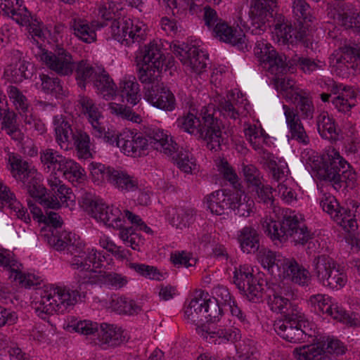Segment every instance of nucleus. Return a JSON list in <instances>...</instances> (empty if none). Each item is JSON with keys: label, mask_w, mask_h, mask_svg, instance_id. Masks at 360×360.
Returning <instances> with one entry per match:
<instances>
[{"label": "nucleus", "mask_w": 360, "mask_h": 360, "mask_svg": "<svg viewBox=\"0 0 360 360\" xmlns=\"http://www.w3.org/2000/svg\"><path fill=\"white\" fill-rule=\"evenodd\" d=\"M278 287L268 288L267 304L270 309L281 314L282 318L275 321L274 328L283 340L292 343H300L314 340L316 330L314 324L310 322L287 297L290 295L285 290H277Z\"/></svg>", "instance_id": "nucleus-1"}, {"label": "nucleus", "mask_w": 360, "mask_h": 360, "mask_svg": "<svg viewBox=\"0 0 360 360\" xmlns=\"http://www.w3.org/2000/svg\"><path fill=\"white\" fill-rule=\"evenodd\" d=\"M276 7V0L252 1L249 11L250 25H248L250 33L259 35L273 26L279 42L292 45L299 42L306 48L311 46L305 28L294 29L283 14L274 13Z\"/></svg>", "instance_id": "nucleus-2"}, {"label": "nucleus", "mask_w": 360, "mask_h": 360, "mask_svg": "<svg viewBox=\"0 0 360 360\" xmlns=\"http://www.w3.org/2000/svg\"><path fill=\"white\" fill-rule=\"evenodd\" d=\"M104 272L94 271L91 267L89 269L79 268V271L74 275L77 285L75 289L57 288L53 293L46 292L41 297L39 305L35 308L37 315L42 319H46L48 315L54 312L63 313L68 307L77 302V298L81 300L85 297L89 285L103 284Z\"/></svg>", "instance_id": "nucleus-3"}, {"label": "nucleus", "mask_w": 360, "mask_h": 360, "mask_svg": "<svg viewBox=\"0 0 360 360\" xmlns=\"http://www.w3.org/2000/svg\"><path fill=\"white\" fill-rule=\"evenodd\" d=\"M265 233L275 245H281L289 238L295 245H307V253L315 252L319 243L314 240L311 233L302 221V218L295 210H283L277 220L266 223Z\"/></svg>", "instance_id": "nucleus-4"}, {"label": "nucleus", "mask_w": 360, "mask_h": 360, "mask_svg": "<svg viewBox=\"0 0 360 360\" xmlns=\"http://www.w3.org/2000/svg\"><path fill=\"white\" fill-rule=\"evenodd\" d=\"M311 167L319 179L329 181L338 191L356 186V173L335 149L314 159Z\"/></svg>", "instance_id": "nucleus-5"}, {"label": "nucleus", "mask_w": 360, "mask_h": 360, "mask_svg": "<svg viewBox=\"0 0 360 360\" xmlns=\"http://www.w3.org/2000/svg\"><path fill=\"white\" fill-rule=\"evenodd\" d=\"M53 123L56 139L61 148L64 146L68 148L69 143H72L76 146L79 158L87 159L91 156L89 136L86 132L72 128L69 120L62 115L54 116Z\"/></svg>", "instance_id": "nucleus-6"}, {"label": "nucleus", "mask_w": 360, "mask_h": 360, "mask_svg": "<svg viewBox=\"0 0 360 360\" xmlns=\"http://www.w3.org/2000/svg\"><path fill=\"white\" fill-rule=\"evenodd\" d=\"M136 59L138 65H141L138 77L141 83L158 79L165 58L157 43L150 41L141 47L136 53Z\"/></svg>", "instance_id": "nucleus-7"}, {"label": "nucleus", "mask_w": 360, "mask_h": 360, "mask_svg": "<svg viewBox=\"0 0 360 360\" xmlns=\"http://www.w3.org/2000/svg\"><path fill=\"white\" fill-rule=\"evenodd\" d=\"M311 276L323 286L336 290L343 288L347 281L346 274L336 266L335 260L326 255L314 257Z\"/></svg>", "instance_id": "nucleus-8"}, {"label": "nucleus", "mask_w": 360, "mask_h": 360, "mask_svg": "<svg viewBox=\"0 0 360 360\" xmlns=\"http://www.w3.org/2000/svg\"><path fill=\"white\" fill-rule=\"evenodd\" d=\"M214 114L215 109L212 105L203 106L198 112L199 134L197 137L205 141L210 150H217L220 149L224 139L221 136V122Z\"/></svg>", "instance_id": "nucleus-9"}, {"label": "nucleus", "mask_w": 360, "mask_h": 360, "mask_svg": "<svg viewBox=\"0 0 360 360\" xmlns=\"http://www.w3.org/2000/svg\"><path fill=\"white\" fill-rule=\"evenodd\" d=\"M69 327L72 328L75 332L85 335H94L97 333L101 343L109 347L120 345L127 340L126 335L123 334L124 331L120 328L107 323L101 324L100 330H98L97 323L86 320L72 321Z\"/></svg>", "instance_id": "nucleus-10"}, {"label": "nucleus", "mask_w": 360, "mask_h": 360, "mask_svg": "<svg viewBox=\"0 0 360 360\" xmlns=\"http://www.w3.org/2000/svg\"><path fill=\"white\" fill-rule=\"evenodd\" d=\"M34 54L48 68L60 76H68L73 72L75 62L72 56L63 47H56L51 51L41 48L37 42Z\"/></svg>", "instance_id": "nucleus-11"}, {"label": "nucleus", "mask_w": 360, "mask_h": 360, "mask_svg": "<svg viewBox=\"0 0 360 360\" xmlns=\"http://www.w3.org/2000/svg\"><path fill=\"white\" fill-rule=\"evenodd\" d=\"M308 304L316 314L330 316L349 326H356L359 324L357 319L352 317L342 306L333 302L327 295H311L308 300Z\"/></svg>", "instance_id": "nucleus-12"}, {"label": "nucleus", "mask_w": 360, "mask_h": 360, "mask_svg": "<svg viewBox=\"0 0 360 360\" xmlns=\"http://www.w3.org/2000/svg\"><path fill=\"white\" fill-rule=\"evenodd\" d=\"M67 254L73 256L69 263L74 269H89L91 264L94 268H101L106 259L101 252H97L93 248H86L84 243L79 238L74 239L73 244L69 245Z\"/></svg>", "instance_id": "nucleus-13"}, {"label": "nucleus", "mask_w": 360, "mask_h": 360, "mask_svg": "<svg viewBox=\"0 0 360 360\" xmlns=\"http://www.w3.org/2000/svg\"><path fill=\"white\" fill-rule=\"evenodd\" d=\"M233 283L248 300L253 302L262 301L264 285L252 274V269L246 265H240L233 272Z\"/></svg>", "instance_id": "nucleus-14"}, {"label": "nucleus", "mask_w": 360, "mask_h": 360, "mask_svg": "<svg viewBox=\"0 0 360 360\" xmlns=\"http://www.w3.org/2000/svg\"><path fill=\"white\" fill-rule=\"evenodd\" d=\"M108 27L112 37L124 46H130L143 39L141 27L130 18H115Z\"/></svg>", "instance_id": "nucleus-15"}, {"label": "nucleus", "mask_w": 360, "mask_h": 360, "mask_svg": "<svg viewBox=\"0 0 360 360\" xmlns=\"http://www.w3.org/2000/svg\"><path fill=\"white\" fill-rule=\"evenodd\" d=\"M42 223L51 226V235L46 234L48 243L57 251H63L68 252V246L73 244L74 239H76L75 234L65 231H60L63 224V220L60 216L54 212L46 211Z\"/></svg>", "instance_id": "nucleus-16"}, {"label": "nucleus", "mask_w": 360, "mask_h": 360, "mask_svg": "<svg viewBox=\"0 0 360 360\" xmlns=\"http://www.w3.org/2000/svg\"><path fill=\"white\" fill-rule=\"evenodd\" d=\"M171 48L181 63L192 72L201 74L205 70L208 55L196 46L181 43L174 44Z\"/></svg>", "instance_id": "nucleus-17"}, {"label": "nucleus", "mask_w": 360, "mask_h": 360, "mask_svg": "<svg viewBox=\"0 0 360 360\" xmlns=\"http://www.w3.org/2000/svg\"><path fill=\"white\" fill-rule=\"evenodd\" d=\"M145 98L154 107L165 111H173L176 105L173 93L157 80L144 82Z\"/></svg>", "instance_id": "nucleus-18"}, {"label": "nucleus", "mask_w": 360, "mask_h": 360, "mask_svg": "<svg viewBox=\"0 0 360 360\" xmlns=\"http://www.w3.org/2000/svg\"><path fill=\"white\" fill-rule=\"evenodd\" d=\"M48 184L53 193L52 196L43 200L44 207L57 210L61 205L70 207L74 204V195L71 189L62 184L58 176H56L55 174H50L48 178Z\"/></svg>", "instance_id": "nucleus-19"}, {"label": "nucleus", "mask_w": 360, "mask_h": 360, "mask_svg": "<svg viewBox=\"0 0 360 360\" xmlns=\"http://www.w3.org/2000/svg\"><path fill=\"white\" fill-rule=\"evenodd\" d=\"M117 146L129 156L140 157L145 155V152L149 147V143L146 135L141 132L128 131L121 134V138L117 142Z\"/></svg>", "instance_id": "nucleus-20"}, {"label": "nucleus", "mask_w": 360, "mask_h": 360, "mask_svg": "<svg viewBox=\"0 0 360 360\" xmlns=\"http://www.w3.org/2000/svg\"><path fill=\"white\" fill-rule=\"evenodd\" d=\"M17 114L8 107V103L0 97V121L1 129L18 144L22 143L24 134L17 121Z\"/></svg>", "instance_id": "nucleus-21"}, {"label": "nucleus", "mask_w": 360, "mask_h": 360, "mask_svg": "<svg viewBox=\"0 0 360 360\" xmlns=\"http://www.w3.org/2000/svg\"><path fill=\"white\" fill-rule=\"evenodd\" d=\"M281 267V276L300 286H308L311 281V274L308 269L300 264L293 258H285Z\"/></svg>", "instance_id": "nucleus-22"}, {"label": "nucleus", "mask_w": 360, "mask_h": 360, "mask_svg": "<svg viewBox=\"0 0 360 360\" xmlns=\"http://www.w3.org/2000/svg\"><path fill=\"white\" fill-rule=\"evenodd\" d=\"M214 37L226 43L236 46L241 51H248V44L245 34L240 29H233L226 22L222 21L216 24L212 30Z\"/></svg>", "instance_id": "nucleus-23"}, {"label": "nucleus", "mask_w": 360, "mask_h": 360, "mask_svg": "<svg viewBox=\"0 0 360 360\" xmlns=\"http://www.w3.org/2000/svg\"><path fill=\"white\" fill-rule=\"evenodd\" d=\"M233 191L227 189L212 192L205 198V203L212 214L221 215L230 209L236 199Z\"/></svg>", "instance_id": "nucleus-24"}, {"label": "nucleus", "mask_w": 360, "mask_h": 360, "mask_svg": "<svg viewBox=\"0 0 360 360\" xmlns=\"http://www.w3.org/2000/svg\"><path fill=\"white\" fill-rule=\"evenodd\" d=\"M196 332L202 338L209 342L216 344L217 338L221 339L218 343L221 342H236L241 338L240 330L238 328L231 327L229 328H219L217 330H210L207 326L202 324L201 326L196 327Z\"/></svg>", "instance_id": "nucleus-25"}, {"label": "nucleus", "mask_w": 360, "mask_h": 360, "mask_svg": "<svg viewBox=\"0 0 360 360\" xmlns=\"http://www.w3.org/2000/svg\"><path fill=\"white\" fill-rule=\"evenodd\" d=\"M149 146L166 155H172L176 151L177 144L172 138L159 128H150L146 131Z\"/></svg>", "instance_id": "nucleus-26"}, {"label": "nucleus", "mask_w": 360, "mask_h": 360, "mask_svg": "<svg viewBox=\"0 0 360 360\" xmlns=\"http://www.w3.org/2000/svg\"><path fill=\"white\" fill-rule=\"evenodd\" d=\"M92 217L114 229L121 228L125 221L123 214L118 207L110 206L103 201L96 209Z\"/></svg>", "instance_id": "nucleus-27"}, {"label": "nucleus", "mask_w": 360, "mask_h": 360, "mask_svg": "<svg viewBox=\"0 0 360 360\" xmlns=\"http://www.w3.org/2000/svg\"><path fill=\"white\" fill-rule=\"evenodd\" d=\"M0 264L6 267H9L11 271V277L25 287H30L36 284L31 278H34V276L22 273L20 269L21 264H18L13 258V254L9 250L1 248Z\"/></svg>", "instance_id": "nucleus-28"}, {"label": "nucleus", "mask_w": 360, "mask_h": 360, "mask_svg": "<svg viewBox=\"0 0 360 360\" xmlns=\"http://www.w3.org/2000/svg\"><path fill=\"white\" fill-rule=\"evenodd\" d=\"M283 108L285 111L286 123L290 130V138L300 143L307 145L309 143V138L297 113H295L293 109L286 105H283Z\"/></svg>", "instance_id": "nucleus-29"}, {"label": "nucleus", "mask_w": 360, "mask_h": 360, "mask_svg": "<svg viewBox=\"0 0 360 360\" xmlns=\"http://www.w3.org/2000/svg\"><path fill=\"white\" fill-rule=\"evenodd\" d=\"M237 240L243 252L254 254L260 249V235L251 226H245L238 231Z\"/></svg>", "instance_id": "nucleus-30"}, {"label": "nucleus", "mask_w": 360, "mask_h": 360, "mask_svg": "<svg viewBox=\"0 0 360 360\" xmlns=\"http://www.w3.org/2000/svg\"><path fill=\"white\" fill-rule=\"evenodd\" d=\"M268 72L274 75H284L289 71H293L292 60L287 61L284 53L275 52L273 56L266 58V61L262 65Z\"/></svg>", "instance_id": "nucleus-31"}, {"label": "nucleus", "mask_w": 360, "mask_h": 360, "mask_svg": "<svg viewBox=\"0 0 360 360\" xmlns=\"http://www.w3.org/2000/svg\"><path fill=\"white\" fill-rule=\"evenodd\" d=\"M257 252H258L257 257L262 266L266 269L272 276H281L282 266H280V262L283 263V260H285V257L263 247Z\"/></svg>", "instance_id": "nucleus-32"}, {"label": "nucleus", "mask_w": 360, "mask_h": 360, "mask_svg": "<svg viewBox=\"0 0 360 360\" xmlns=\"http://www.w3.org/2000/svg\"><path fill=\"white\" fill-rule=\"evenodd\" d=\"M204 295L203 291L196 292V295L191 299L188 307L185 309V316L188 321L195 324L198 326L201 322H205V309H204Z\"/></svg>", "instance_id": "nucleus-33"}, {"label": "nucleus", "mask_w": 360, "mask_h": 360, "mask_svg": "<svg viewBox=\"0 0 360 360\" xmlns=\"http://www.w3.org/2000/svg\"><path fill=\"white\" fill-rule=\"evenodd\" d=\"M91 83L105 100H110L115 95L117 86L104 69H98V73Z\"/></svg>", "instance_id": "nucleus-34"}, {"label": "nucleus", "mask_w": 360, "mask_h": 360, "mask_svg": "<svg viewBox=\"0 0 360 360\" xmlns=\"http://www.w3.org/2000/svg\"><path fill=\"white\" fill-rule=\"evenodd\" d=\"M100 68L94 67L88 60H81L74 64L75 72V79L77 85L85 89L88 83H91L96 74L98 73Z\"/></svg>", "instance_id": "nucleus-35"}, {"label": "nucleus", "mask_w": 360, "mask_h": 360, "mask_svg": "<svg viewBox=\"0 0 360 360\" xmlns=\"http://www.w3.org/2000/svg\"><path fill=\"white\" fill-rule=\"evenodd\" d=\"M41 163L44 171L57 175L65 156L53 148H46L39 153Z\"/></svg>", "instance_id": "nucleus-36"}, {"label": "nucleus", "mask_w": 360, "mask_h": 360, "mask_svg": "<svg viewBox=\"0 0 360 360\" xmlns=\"http://www.w3.org/2000/svg\"><path fill=\"white\" fill-rule=\"evenodd\" d=\"M119 89L122 101L127 104L135 105L141 100L139 84L135 77L124 78L120 82Z\"/></svg>", "instance_id": "nucleus-37"}, {"label": "nucleus", "mask_w": 360, "mask_h": 360, "mask_svg": "<svg viewBox=\"0 0 360 360\" xmlns=\"http://www.w3.org/2000/svg\"><path fill=\"white\" fill-rule=\"evenodd\" d=\"M0 200L8 205L18 219L28 224L30 222V217L27 210L16 200L15 195L11 192L8 187L4 186L0 190Z\"/></svg>", "instance_id": "nucleus-38"}, {"label": "nucleus", "mask_w": 360, "mask_h": 360, "mask_svg": "<svg viewBox=\"0 0 360 360\" xmlns=\"http://www.w3.org/2000/svg\"><path fill=\"white\" fill-rule=\"evenodd\" d=\"M122 191H134L138 188V180L125 171L114 168L108 181Z\"/></svg>", "instance_id": "nucleus-39"}, {"label": "nucleus", "mask_w": 360, "mask_h": 360, "mask_svg": "<svg viewBox=\"0 0 360 360\" xmlns=\"http://www.w3.org/2000/svg\"><path fill=\"white\" fill-rule=\"evenodd\" d=\"M13 176L22 182L27 181L31 176L36 174L37 171L31 168L29 163L23 160L18 155H11L8 158Z\"/></svg>", "instance_id": "nucleus-40"}, {"label": "nucleus", "mask_w": 360, "mask_h": 360, "mask_svg": "<svg viewBox=\"0 0 360 360\" xmlns=\"http://www.w3.org/2000/svg\"><path fill=\"white\" fill-rule=\"evenodd\" d=\"M292 354L297 360H334L323 348L316 345L296 347Z\"/></svg>", "instance_id": "nucleus-41"}, {"label": "nucleus", "mask_w": 360, "mask_h": 360, "mask_svg": "<svg viewBox=\"0 0 360 360\" xmlns=\"http://www.w3.org/2000/svg\"><path fill=\"white\" fill-rule=\"evenodd\" d=\"M290 96L293 100L291 102L297 103L296 108L300 117L304 120H311L314 117L315 108L312 101L311 96L305 91L299 93H295Z\"/></svg>", "instance_id": "nucleus-42"}, {"label": "nucleus", "mask_w": 360, "mask_h": 360, "mask_svg": "<svg viewBox=\"0 0 360 360\" xmlns=\"http://www.w3.org/2000/svg\"><path fill=\"white\" fill-rule=\"evenodd\" d=\"M317 129L320 136L329 141H336L338 132L335 120L328 113L322 112L316 117Z\"/></svg>", "instance_id": "nucleus-43"}, {"label": "nucleus", "mask_w": 360, "mask_h": 360, "mask_svg": "<svg viewBox=\"0 0 360 360\" xmlns=\"http://www.w3.org/2000/svg\"><path fill=\"white\" fill-rule=\"evenodd\" d=\"M63 176L70 181H78L83 180L85 177L84 169L75 160L65 157L63 164L58 170Z\"/></svg>", "instance_id": "nucleus-44"}, {"label": "nucleus", "mask_w": 360, "mask_h": 360, "mask_svg": "<svg viewBox=\"0 0 360 360\" xmlns=\"http://www.w3.org/2000/svg\"><path fill=\"white\" fill-rule=\"evenodd\" d=\"M70 27L73 30L74 34L84 42L91 43L96 39V33L86 20L73 18L70 21Z\"/></svg>", "instance_id": "nucleus-45"}, {"label": "nucleus", "mask_w": 360, "mask_h": 360, "mask_svg": "<svg viewBox=\"0 0 360 360\" xmlns=\"http://www.w3.org/2000/svg\"><path fill=\"white\" fill-rule=\"evenodd\" d=\"M356 98V94L352 88L345 86V89L342 90L341 94L334 97L331 102L335 109L345 113L350 111L352 108L355 105L354 101Z\"/></svg>", "instance_id": "nucleus-46"}, {"label": "nucleus", "mask_w": 360, "mask_h": 360, "mask_svg": "<svg viewBox=\"0 0 360 360\" xmlns=\"http://www.w3.org/2000/svg\"><path fill=\"white\" fill-rule=\"evenodd\" d=\"M78 103L82 108L84 113L87 115L92 128L98 127V124H101L99 120L101 115L94 101L88 96L79 95Z\"/></svg>", "instance_id": "nucleus-47"}, {"label": "nucleus", "mask_w": 360, "mask_h": 360, "mask_svg": "<svg viewBox=\"0 0 360 360\" xmlns=\"http://www.w3.org/2000/svg\"><path fill=\"white\" fill-rule=\"evenodd\" d=\"M283 75H276L274 79V85L277 91H279L283 97L287 101H291L293 98H291L290 94L294 95L295 93L302 92L303 89L297 88L295 86V81ZM295 96H293L294 97Z\"/></svg>", "instance_id": "nucleus-48"}, {"label": "nucleus", "mask_w": 360, "mask_h": 360, "mask_svg": "<svg viewBox=\"0 0 360 360\" xmlns=\"http://www.w3.org/2000/svg\"><path fill=\"white\" fill-rule=\"evenodd\" d=\"M172 215L173 217H169V223L173 226L182 229L193 222L195 212L192 208L180 207L176 209Z\"/></svg>", "instance_id": "nucleus-49"}, {"label": "nucleus", "mask_w": 360, "mask_h": 360, "mask_svg": "<svg viewBox=\"0 0 360 360\" xmlns=\"http://www.w3.org/2000/svg\"><path fill=\"white\" fill-rule=\"evenodd\" d=\"M39 78L41 81V89L45 93L50 94L57 98H61L65 95V91L59 78L51 77L45 74H41Z\"/></svg>", "instance_id": "nucleus-50"}, {"label": "nucleus", "mask_w": 360, "mask_h": 360, "mask_svg": "<svg viewBox=\"0 0 360 360\" xmlns=\"http://www.w3.org/2000/svg\"><path fill=\"white\" fill-rule=\"evenodd\" d=\"M111 307L119 314L132 315L141 311V307L133 300L125 297L115 296L112 297Z\"/></svg>", "instance_id": "nucleus-51"}, {"label": "nucleus", "mask_w": 360, "mask_h": 360, "mask_svg": "<svg viewBox=\"0 0 360 360\" xmlns=\"http://www.w3.org/2000/svg\"><path fill=\"white\" fill-rule=\"evenodd\" d=\"M7 94L21 116L30 112V103L27 97L18 88L14 86H9L7 89Z\"/></svg>", "instance_id": "nucleus-52"}, {"label": "nucleus", "mask_w": 360, "mask_h": 360, "mask_svg": "<svg viewBox=\"0 0 360 360\" xmlns=\"http://www.w3.org/2000/svg\"><path fill=\"white\" fill-rule=\"evenodd\" d=\"M208 294L204 295L205 322H216L219 321L223 314V307L218 304L216 300L208 297Z\"/></svg>", "instance_id": "nucleus-53"}, {"label": "nucleus", "mask_w": 360, "mask_h": 360, "mask_svg": "<svg viewBox=\"0 0 360 360\" xmlns=\"http://www.w3.org/2000/svg\"><path fill=\"white\" fill-rule=\"evenodd\" d=\"M35 175L31 176L27 181L22 183L30 196L39 200V202L43 205V200L46 198L45 197L46 188L39 183Z\"/></svg>", "instance_id": "nucleus-54"}, {"label": "nucleus", "mask_w": 360, "mask_h": 360, "mask_svg": "<svg viewBox=\"0 0 360 360\" xmlns=\"http://www.w3.org/2000/svg\"><path fill=\"white\" fill-rule=\"evenodd\" d=\"M252 193H255V198L257 202L263 203L268 207H275V198L273 195V188L271 186L260 184L258 187H255L251 190Z\"/></svg>", "instance_id": "nucleus-55"}, {"label": "nucleus", "mask_w": 360, "mask_h": 360, "mask_svg": "<svg viewBox=\"0 0 360 360\" xmlns=\"http://www.w3.org/2000/svg\"><path fill=\"white\" fill-rule=\"evenodd\" d=\"M243 173L248 188L252 190L263 183L261 172L253 165H243Z\"/></svg>", "instance_id": "nucleus-56"}, {"label": "nucleus", "mask_w": 360, "mask_h": 360, "mask_svg": "<svg viewBox=\"0 0 360 360\" xmlns=\"http://www.w3.org/2000/svg\"><path fill=\"white\" fill-rule=\"evenodd\" d=\"M118 10V6L113 1L102 0L98 7V15L106 22L101 23V26H108L115 19V13Z\"/></svg>", "instance_id": "nucleus-57"}, {"label": "nucleus", "mask_w": 360, "mask_h": 360, "mask_svg": "<svg viewBox=\"0 0 360 360\" xmlns=\"http://www.w3.org/2000/svg\"><path fill=\"white\" fill-rule=\"evenodd\" d=\"M33 72V64L25 60H20L11 70V76L15 82H21L23 79L31 78Z\"/></svg>", "instance_id": "nucleus-58"}, {"label": "nucleus", "mask_w": 360, "mask_h": 360, "mask_svg": "<svg viewBox=\"0 0 360 360\" xmlns=\"http://www.w3.org/2000/svg\"><path fill=\"white\" fill-rule=\"evenodd\" d=\"M198 120V112L196 115L189 112L186 115L178 118L176 124L184 131L198 136V134H199Z\"/></svg>", "instance_id": "nucleus-59"}, {"label": "nucleus", "mask_w": 360, "mask_h": 360, "mask_svg": "<svg viewBox=\"0 0 360 360\" xmlns=\"http://www.w3.org/2000/svg\"><path fill=\"white\" fill-rule=\"evenodd\" d=\"M337 20L345 29L360 34V12L338 13Z\"/></svg>", "instance_id": "nucleus-60"}, {"label": "nucleus", "mask_w": 360, "mask_h": 360, "mask_svg": "<svg viewBox=\"0 0 360 360\" xmlns=\"http://www.w3.org/2000/svg\"><path fill=\"white\" fill-rule=\"evenodd\" d=\"M292 12L300 24L312 21L313 17L310 14V6L304 0H295L293 1Z\"/></svg>", "instance_id": "nucleus-61"}, {"label": "nucleus", "mask_w": 360, "mask_h": 360, "mask_svg": "<svg viewBox=\"0 0 360 360\" xmlns=\"http://www.w3.org/2000/svg\"><path fill=\"white\" fill-rule=\"evenodd\" d=\"M234 195L236 197L230 209L234 212L236 215L242 217H248L252 212L253 201L241 200V193L238 191H233Z\"/></svg>", "instance_id": "nucleus-62"}, {"label": "nucleus", "mask_w": 360, "mask_h": 360, "mask_svg": "<svg viewBox=\"0 0 360 360\" xmlns=\"http://www.w3.org/2000/svg\"><path fill=\"white\" fill-rule=\"evenodd\" d=\"M320 206L322 210L328 213L333 219H338L340 215V204L335 196L330 194H323L320 200Z\"/></svg>", "instance_id": "nucleus-63"}, {"label": "nucleus", "mask_w": 360, "mask_h": 360, "mask_svg": "<svg viewBox=\"0 0 360 360\" xmlns=\"http://www.w3.org/2000/svg\"><path fill=\"white\" fill-rule=\"evenodd\" d=\"M276 51L274 47L264 39L257 40L254 48V53L261 65L266 61V58L269 56H273Z\"/></svg>", "instance_id": "nucleus-64"}]
</instances>
